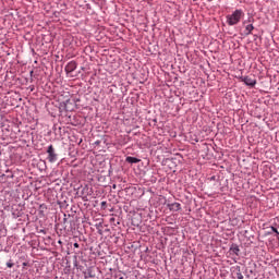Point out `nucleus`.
Returning a JSON list of instances; mask_svg holds the SVG:
<instances>
[{
    "mask_svg": "<svg viewBox=\"0 0 279 279\" xmlns=\"http://www.w3.org/2000/svg\"><path fill=\"white\" fill-rule=\"evenodd\" d=\"M245 16V12L242 9H235L231 14L226 16L227 25L233 27V25H239Z\"/></svg>",
    "mask_w": 279,
    "mask_h": 279,
    "instance_id": "obj_1",
    "label": "nucleus"
},
{
    "mask_svg": "<svg viewBox=\"0 0 279 279\" xmlns=\"http://www.w3.org/2000/svg\"><path fill=\"white\" fill-rule=\"evenodd\" d=\"M46 151L48 154V162H58V154L56 153V148H53V145H49Z\"/></svg>",
    "mask_w": 279,
    "mask_h": 279,
    "instance_id": "obj_2",
    "label": "nucleus"
},
{
    "mask_svg": "<svg viewBox=\"0 0 279 279\" xmlns=\"http://www.w3.org/2000/svg\"><path fill=\"white\" fill-rule=\"evenodd\" d=\"M88 195H92V191L90 187H88V185H85L81 191L82 199L86 202L88 199Z\"/></svg>",
    "mask_w": 279,
    "mask_h": 279,
    "instance_id": "obj_3",
    "label": "nucleus"
},
{
    "mask_svg": "<svg viewBox=\"0 0 279 279\" xmlns=\"http://www.w3.org/2000/svg\"><path fill=\"white\" fill-rule=\"evenodd\" d=\"M242 82H244L245 86H251L252 88L253 86H256V78L250 76H243Z\"/></svg>",
    "mask_w": 279,
    "mask_h": 279,
    "instance_id": "obj_4",
    "label": "nucleus"
},
{
    "mask_svg": "<svg viewBox=\"0 0 279 279\" xmlns=\"http://www.w3.org/2000/svg\"><path fill=\"white\" fill-rule=\"evenodd\" d=\"M75 69H77V62H75V61H70V62L65 65V73H73V71H75Z\"/></svg>",
    "mask_w": 279,
    "mask_h": 279,
    "instance_id": "obj_5",
    "label": "nucleus"
},
{
    "mask_svg": "<svg viewBox=\"0 0 279 279\" xmlns=\"http://www.w3.org/2000/svg\"><path fill=\"white\" fill-rule=\"evenodd\" d=\"M169 210H172V213H178L179 210H182V205L180 203H172L168 205Z\"/></svg>",
    "mask_w": 279,
    "mask_h": 279,
    "instance_id": "obj_6",
    "label": "nucleus"
},
{
    "mask_svg": "<svg viewBox=\"0 0 279 279\" xmlns=\"http://www.w3.org/2000/svg\"><path fill=\"white\" fill-rule=\"evenodd\" d=\"M126 162H129V165H136L138 162H141V159L136 158V157H126Z\"/></svg>",
    "mask_w": 279,
    "mask_h": 279,
    "instance_id": "obj_7",
    "label": "nucleus"
},
{
    "mask_svg": "<svg viewBox=\"0 0 279 279\" xmlns=\"http://www.w3.org/2000/svg\"><path fill=\"white\" fill-rule=\"evenodd\" d=\"M252 32H254V24H247L245 26V36H250V34H252Z\"/></svg>",
    "mask_w": 279,
    "mask_h": 279,
    "instance_id": "obj_8",
    "label": "nucleus"
},
{
    "mask_svg": "<svg viewBox=\"0 0 279 279\" xmlns=\"http://www.w3.org/2000/svg\"><path fill=\"white\" fill-rule=\"evenodd\" d=\"M230 252H232V254H235V256H239V252H241V250L239 248V245L233 244L230 247Z\"/></svg>",
    "mask_w": 279,
    "mask_h": 279,
    "instance_id": "obj_9",
    "label": "nucleus"
},
{
    "mask_svg": "<svg viewBox=\"0 0 279 279\" xmlns=\"http://www.w3.org/2000/svg\"><path fill=\"white\" fill-rule=\"evenodd\" d=\"M238 279H243V274H241V267L238 266V271L235 274Z\"/></svg>",
    "mask_w": 279,
    "mask_h": 279,
    "instance_id": "obj_10",
    "label": "nucleus"
},
{
    "mask_svg": "<svg viewBox=\"0 0 279 279\" xmlns=\"http://www.w3.org/2000/svg\"><path fill=\"white\" fill-rule=\"evenodd\" d=\"M271 232H275L276 236H279L278 229L276 227H270Z\"/></svg>",
    "mask_w": 279,
    "mask_h": 279,
    "instance_id": "obj_11",
    "label": "nucleus"
},
{
    "mask_svg": "<svg viewBox=\"0 0 279 279\" xmlns=\"http://www.w3.org/2000/svg\"><path fill=\"white\" fill-rule=\"evenodd\" d=\"M7 267H9V269H12V267H14V263H12V259H10V260L7 263Z\"/></svg>",
    "mask_w": 279,
    "mask_h": 279,
    "instance_id": "obj_12",
    "label": "nucleus"
},
{
    "mask_svg": "<svg viewBox=\"0 0 279 279\" xmlns=\"http://www.w3.org/2000/svg\"><path fill=\"white\" fill-rule=\"evenodd\" d=\"M74 247H80V244L78 243H74Z\"/></svg>",
    "mask_w": 279,
    "mask_h": 279,
    "instance_id": "obj_13",
    "label": "nucleus"
},
{
    "mask_svg": "<svg viewBox=\"0 0 279 279\" xmlns=\"http://www.w3.org/2000/svg\"><path fill=\"white\" fill-rule=\"evenodd\" d=\"M23 265H24V267H25V265H27V264H26V263H24Z\"/></svg>",
    "mask_w": 279,
    "mask_h": 279,
    "instance_id": "obj_14",
    "label": "nucleus"
},
{
    "mask_svg": "<svg viewBox=\"0 0 279 279\" xmlns=\"http://www.w3.org/2000/svg\"><path fill=\"white\" fill-rule=\"evenodd\" d=\"M119 279H123V277H120Z\"/></svg>",
    "mask_w": 279,
    "mask_h": 279,
    "instance_id": "obj_15",
    "label": "nucleus"
}]
</instances>
